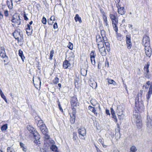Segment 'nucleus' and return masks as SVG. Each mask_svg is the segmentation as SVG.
<instances>
[{
	"instance_id": "obj_1",
	"label": "nucleus",
	"mask_w": 152,
	"mask_h": 152,
	"mask_svg": "<svg viewBox=\"0 0 152 152\" xmlns=\"http://www.w3.org/2000/svg\"><path fill=\"white\" fill-rule=\"evenodd\" d=\"M135 113L133 114L132 119L136 123L137 128L140 129L142 125L141 120L139 114L137 113Z\"/></svg>"
},
{
	"instance_id": "obj_2",
	"label": "nucleus",
	"mask_w": 152,
	"mask_h": 152,
	"mask_svg": "<svg viewBox=\"0 0 152 152\" xmlns=\"http://www.w3.org/2000/svg\"><path fill=\"white\" fill-rule=\"evenodd\" d=\"M13 36L17 40L18 42H20L23 44V35L22 32L15 30L13 33Z\"/></svg>"
},
{
	"instance_id": "obj_3",
	"label": "nucleus",
	"mask_w": 152,
	"mask_h": 152,
	"mask_svg": "<svg viewBox=\"0 0 152 152\" xmlns=\"http://www.w3.org/2000/svg\"><path fill=\"white\" fill-rule=\"evenodd\" d=\"M78 131L79 137L82 139L85 140V138L84 137L86 135V131L85 129L84 128H82L79 129Z\"/></svg>"
},
{
	"instance_id": "obj_4",
	"label": "nucleus",
	"mask_w": 152,
	"mask_h": 152,
	"mask_svg": "<svg viewBox=\"0 0 152 152\" xmlns=\"http://www.w3.org/2000/svg\"><path fill=\"white\" fill-rule=\"evenodd\" d=\"M126 42L127 48L130 49L132 47V43L131 39V36L130 34H128L126 36Z\"/></svg>"
},
{
	"instance_id": "obj_5",
	"label": "nucleus",
	"mask_w": 152,
	"mask_h": 152,
	"mask_svg": "<svg viewBox=\"0 0 152 152\" xmlns=\"http://www.w3.org/2000/svg\"><path fill=\"white\" fill-rule=\"evenodd\" d=\"M142 45L145 47L150 46V38L148 36H145L143 37L142 40Z\"/></svg>"
},
{
	"instance_id": "obj_6",
	"label": "nucleus",
	"mask_w": 152,
	"mask_h": 152,
	"mask_svg": "<svg viewBox=\"0 0 152 152\" xmlns=\"http://www.w3.org/2000/svg\"><path fill=\"white\" fill-rule=\"evenodd\" d=\"M96 38L98 48H99V47H101L102 46H103L104 45L102 37L100 35H98L96 36Z\"/></svg>"
},
{
	"instance_id": "obj_7",
	"label": "nucleus",
	"mask_w": 152,
	"mask_h": 152,
	"mask_svg": "<svg viewBox=\"0 0 152 152\" xmlns=\"http://www.w3.org/2000/svg\"><path fill=\"white\" fill-rule=\"evenodd\" d=\"M71 104L72 107L77 106L79 105V102L76 96H73L71 99Z\"/></svg>"
},
{
	"instance_id": "obj_8",
	"label": "nucleus",
	"mask_w": 152,
	"mask_h": 152,
	"mask_svg": "<svg viewBox=\"0 0 152 152\" xmlns=\"http://www.w3.org/2000/svg\"><path fill=\"white\" fill-rule=\"evenodd\" d=\"M34 137L35 140L34 141V142L37 145H39L41 144V142L39 140L40 138V136L38 132H36L33 135Z\"/></svg>"
},
{
	"instance_id": "obj_9",
	"label": "nucleus",
	"mask_w": 152,
	"mask_h": 152,
	"mask_svg": "<svg viewBox=\"0 0 152 152\" xmlns=\"http://www.w3.org/2000/svg\"><path fill=\"white\" fill-rule=\"evenodd\" d=\"M0 49V56L2 58H5L6 60H8V57L6 54L4 47L2 46L1 47Z\"/></svg>"
},
{
	"instance_id": "obj_10",
	"label": "nucleus",
	"mask_w": 152,
	"mask_h": 152,
	"mask_svg": "<svg viewBox=\"0 0 152 152\" xmlns=\"http://www.w3.org/2000/svg\"><path fill=\"white\" fill-rule=\"evenodd\" d=\"M20 20L21 19L20 17L18 16H16V18L13 17L11 21L12 23L19 25L21 23Z\"/></svg>"
},
{
	"instance_id": "obj_11",
	"label": "nucleus",
	"mask_w": 152,
	"mask_h": 152,
	"mask_svg": "<svg viewBox=\"0 0 152 152\" xmlns=\"http://www.w3.org/2000/svg\"><path fill=\"white\" fill-rule=\"evenodd\" d=\"M145 53L147 56L150 57L151 54V49L150 46L145 47Z\"/></svg>"
},
{
	"instance_id": "obj_12",
	"label": "nucleus",
	"mask_w": 152,
	"mask_h": 152,
	"mask_svg": "<svg viewBox=\"0 0 152 152\" xmlns=\"http://www.w3.org/2000/svg\"><path fill=\"white\" fill-rule=\"evenodd\" d=\"M99 49L100 54L102 56H105L106 55L107 53L104 45H103L101 47H99Z\"/></svg>"
},
{
	"instance_id": "obj_13",
	"label": "nucleus",
	"mask_w": 152,
	"mask_h": 152,
	"mask_svg": "<svg viewBox=\"0 0 152 152\" xmlns=\"http://www.w3.org/2000/svg\"><path fill=\"white\" fill-rule=\"evenodd\" d=\"M71 64L69 61L66 60H65L63 62V66L64 68L66 69L70 67Z\"/></svg>"
},
{
	"instance_id": "obj_14",
	"label": "nucleus",
	"mask_w": 152,
	"mask_h": 152,
	"mask_svg": "<svg viewBox=\"0 0 152 152\" xmlns=\"http://www.w3.org/2000/svg\"><path fill=\"white\" fill-rule=\"evenodd\" d=\"M27 127V129L30 133L33 134V136L36 132H38L34 128L30 125H28Z\"/></svg>"
},
{
	"instance_id": "obj_15",
	"label": "nucleus",
	"mask_w": 152,
	"mask_h": 152,
	"mask_svg": "<svg viewBox=\"0 0 152 152\" xmlns=\"http://www.w3.org/2000/svg\"><path fill=\"white\" fill-rule=\"evenodd\" d=\"M118 18L115 19V20H113L112 21V23L113 26V27L114 30L116 31L117 32L118 30V27L117 25L118 24Z\"/></svg>"
},
{
	"instance_id": "obj_16",
	"label": "nucleus",
	"mask_w": 152,
	"mask_h": 152,
	"mask_svg": "<svg viewBox=\"0 0 152 152\" xmlns=\"http://www.w3.org/2000/svg\"><path fill=\"white\" fill-rule=\"evenodd\" d=\"M27 27L26 28V32L27 35L29 36L31 35L32 33V27L28 24H27Z\"/></svg>"
},
{
	"instance_id": "obj_17",
	"label": "nucleus",
	"mask_w": 152,
	"mask_h": 152,
	"mask_svg": "<svg viewBox=\"0 0 152 152\" xmlns=\"http://www.w3.org/2000/svg\"><path fill=\"white\" fill-rule=\"evenodd\" d=\"M152 93V85H151L149 88L148 91L146 95V98L148 102V101L150 98Z\"/></svg>"
},
{
	"instance_id": "obj_18",
	"label": "nucleus",
	"mask_w": 152,
	"mask_h": 152,
	"mask_svg": "<svg viewBox=\"0 0 152 152\" xmlns=\"http://www.w3.org/2000/svg\"><path fill=\"white\" fill-rule=\"evenodd\" d=\"M39 129L43 134H46V133H48V130L45 125H43Z\"/></svg>"
},
{
	"instance_id": "obj_19",
	"label": "nucleus",
	"mask_w": 152,
	"mask_h": 152,
	"mask_svg": "<svg viewBox=\"0 0 152 152\" xmlns=\"http://www.w3.org/2000/svg\"><path fill=\"white\" fill-rule=\"evenodd\" d=\"M117 112V115H118V118L120 120L121 119L123 120L124 117V115L123 114L122 110H119L118 109Z\"/></svg>"
},
{
	"instance_id": "obj_20",
	"label": "nucleus",
	"mask_w": 152,
	"mask_h": 152,
	"mask_svg": "<svg viewBox=\"0 0 152 152\" xmlns=\"http://www.w3.org/2000/svg\"><path fill=\"white\" fill-rule=\"evenodd\" d=\"M88 109L93 113L96 116H97L98 115L97 113L96 112V108L94 107L89 106L88 107Z\"/></svg>"
},
{
	"instance_id": "obj_21",
	"label": "nucleus",
	"mask_w": 152,
	"mask_h": 152,
	"mask_svg": "<svg viewBox=\"0 0 152 152\" xmlns=\"http://www.w3.org/2000/svg\"><path fill=\"white\" fill-rule=\"evenodd\" d=\"M118 12L119 14L123 15L125 14L126 11L124 7H120L119 8H118Z\"/></svg>"
},
{
	"instance_id": "obj_22",
	"label": "nucleus",
	"mask_w": 152,
	"mask_h": 152,
	"mask_svg": "<svg viewBox=\"0 0 152 152\" xmlns=\"http://www.w3.org/2000/svg\"><path fill=\"white\" fill-rule=\"evenodd\" d=\"M151 120L148 117V116H147V126L149 128H151L152 126V124L151 123Z\"/></svg>"
},
{
	"instance_id": "obj_23",
	"label": "nucleus",
	"mask_w": 152,
	"mask_h": 152,
	"mask_svg": "<svg viewBox=\"0 0 152 152\" xmlns=\"http://www.w3.org/2000/svg\"><path fill=\"white\" fill-rule=\"evenodd\" d=\"M50 148L52 151H55V152H58V147L55 145H51Z\"/></svg>"
},
{
	"instance_id": "obj_24",
	"label": "nucleus",
	"mask_w": 152,
	"mask_h": 152,
	"mask_svg": "<svg viewBox=\"0 0 152 152\" xmlns=\"http://www.w3.org/2000/svg\"><path fill=\"white\" fill-rule=\"evenodd\" d=\"M18 52L19 55L22 61H24V60L25 59V57L23 54V51L20 49L19 50Z\"/></svg>"
},
{
	"instance_id": "obj_25",
	"label": "nucleus",
	"mask_w": 152,
	"mask_h": 152,
	"mask_svg": "<svg viewBox=\"0 0 152 152\" xmlns=\"http://www.w3.org/2000/svg\"><path fill=\"white\" fill-rule=\"evenodd\" d=\"M75 20L76 22L78 21L80 23L82 22L81 18L79 17V15L77 14L75 16Z\"/></svg>"
},
{
	"instance_id": "obj_26",
	"label": "nucleus",
	"mask_w": 152,
	"mask_h": 152,
	"mask_svg": "<svg viewBox=\"0 0 152 152\" xmlns=\"http://www.w3.org/2000/svg\"><path fill=\"white\" fill-rule=\"evenodd\" d=\"M37 126L40 128L43 125H45V124H44L43 123V121L42 120H39L37 121Z\"/></svg>"
},
{
	"instance_id": "obj_27",
	"label": "nucleus",
	"mask_w": 152,
	"mask_h": 152,
	"mask_svg": "<svg viewBox=\"0 0 152 152\" xmlns=\"http://www.w3.org/2000/svg\"><path fill=\"white\" fill-rule=\"evenodd\" d=\"M104 31H101V36L102 37V39L104 42L106 41L107 40V38L105 36V35H104L102 34V33L104 34Z\"/></svg>"
},
{
	"instance_id": "obj_28",
	"label": "nucleus",
	"mask_w": 152,
	"mask_h": 152,
	"mask_svg": "<svg viewBox=\"0 0 152 152\" xmlns=\"http://www.w3.org/2000/svg\"><path fill=\"white\" fill-rule=\"evenodd\" d=\"M0 94L1 97L7 103V101L6 97L4 95L1 89H0Z\"/></svg>"
},
{
	"instance_id": "obj_29",
	"label": "nucleus",
	"mask_w": 152,
	"mask_h": 152,
	"mask_svg": "<svg viewBox=\"0 0 152 152\" xmlns=\"http://www.w3.org/2000/svg\"><path fill=\"white\" fill-rule=\"evenodd\" d=\"M107 80L109 84H112L114 86L116 85V82L113 80L108 79H107Z\"/></svg>"
},
{
	"instance_id": "obj_30",
	"label": "nucleus",
	"mask_w": 152,
	"mask_h": 152,
	"mask_svg": "<svg viewBox=\"0 0 152 152\" xmlns=\"http://www.w3.org/2000/svg\"><path fill=\"white\" fill-rule=\"evenodd\" d=\"M137 149L134 146H133L131 147L130 149V152H136Z\"/></svg>"
},
{
	"instance_id": "obj_31",
	"label": "nucleus",
	"mask_w": 152,
	"mask_h": 152,
	"mask_svg": "<svg viewBox=\"0 0 152 152\" xmlns=\"http://www.w3.org/2000/svg\"><path fill=\"white\" fill-rule=\"evenodd\" d=\"M96 55L95 54V51H92L90 54V58H95Z\"/></svg>"
},
{
	"instance_id": "obj_32",
	"label": "nucleus",
	"mask_w": 152,
	"mask_h": 152,
	"mask_svg": "<svg viewBox=\"0 0 152 152\" xmlns=\"http://www.w3.org/2000/svg\"><path fill=\"white\" fill-rule=\"evenodd\" d=\"M8 128L7 124H5L3 125L1 127V130L2 131L6 130Z\"/></svg>"
},
{
	"instance_id": "obj_33",
	"label": "nucleus",
	"mask_w": 152,
	"mask_h": 152,
	"mask_svg": "<svg viewBox=\"0 0 152 152\" xmlns=\"http://www.w3.org/2000/svg\"><path fill=\"white\" fill-rule=\"evenodd\" d=\"M110 17L112 21L113 20H115L116 19H117L118 18L116 17V16L115 15L113 14H110Z\"/></svg>"
},
{
	"instance_id": "obj_34",
	"label": "nucleus",
	"mask_w": 152,
	"mask_h": 152,
	"mask_svg": "<svg viewBox=\"0 0 152 152\" xmlns=\"http://www.w3.org/2000/svg\"><path fill=\"white\" fill-rule=\"evenodd\" d=\"M54 53V51L53 50H52L50 51V56L49 59L50 60H52V58L53 56V54Z\"/></svg>"
},
{
	"instance_id": "obj_35",
	"label": "nucleus",
	"mask_w": 152,
	"mask_h": 152,
	"mask_svg": "<svg viewBox=\"0 0 152 152\" xmlns=\"http://www.w3.org/2000/svg\"><path fill=\"white\" fill-rule=\"evenodd\" d=\"M44 135L45 136L44 138L46 142L48 141V140L50 139V136L48 135V133H46V134Z\"/></svg>"
},
{
	"instance_id": "obj_36",
	"label": "nucleus",
	"mask_w": 152,
	"mask_h": 152,
	"mask_svg": "<svg viewBox=\"0 0 152 152\" xmlns=\"http://www.w3.org/2000/svg\"><path fill=\"white\" fill-rule=\"evenodd\" d=\"M59 78L58 77H56L53 80V82L54 84H57L59 82Z\"/></svg>"
},
{
	"instance_id": "obj_37",
	"label": "nucleus",
	"mask_w": 152,
	"mask_h": 152,
	"mask_svg": "<svg viewBox=\"0 0 152 152\" xmlns=\"http://www.w3.org/2000/svg\"><path fill=\"white\" fill-rule=\"evenodd\" d=\"M47 142L49 144H50V145L51 146L52 145H54L55 143L54 141L53 140H52L51 139H49L48 141H47Z\"/></svg>"
},
{
	"instance_id": "obj_38",
	"label": "nucleus",
	"mask_w": 152,
	"mask_h": 152,
	"mask_svg": "<svg viewBox=\"0 0 152 152\" xmlns=\"http://www.w3.org/2000/svg\"><path fill=\"white\" fill-rule=\"evenodd\" d=\"M68 47L70 50H72L73 48V45L70 42H69L68 45Z\"/></svg>"
},
{
	"instance_id": "obj_39",
	"label": "nucleus",
	"mask_w": 152,
	"mask_h": 152,
	"mask_svg": "<svg viewBox=\"0 0 152 152\" xmlns=\"http://www.w3.org/2000/svg\"><path fill=\"white\" fill-rule=\"evenodd\" d=\"M73 140L75 141L77 140V134L76 133H73Z\"/></svg>"
},
{
	"instance_id": "obj_40",
	"label": "nucleus",
	"mask_w": 152,
	"mask_h": 152,
	"mask_svg": "<svg viewBox=\"0 0 152 152\" xmlns=\"http://www.w3.org/2000/svg\"><path fill=\"white\" fill-rule=\"evenodd\" d=\"M144 76L147 78L149 79L151 77L150 73H144Z\"/></svg>"
},
{
	"instance_id": "obj_41",
	"label": "nucleus",
	"mask_w": 152,
	"mask_h": 152,
	"mask_svg": "<svg viewBox=\"0 0 152 152\" xmlns=\"http://www.w3.org/2000/svg\"><path fill=\"white\" fill-rule=\"evenodd\" d=\"M149 65L148 64L147 65H146L144 67V71L145 72L146 71H148V70H149Z\"/></svg>"
},
{
	"instance_id": "obj_42",
	"label": "nucleus",
	"mask_w": 152,
	"mask_h": 152,
	"mask_svg": "<svg viewBox=\"0 0 152 152\" xmlns=\"http://www.w3.org/2000/svg\"><path fill=\"white\" fill-rule=\"evenodd\" d=\"M7 152H15L13 149L11 147H8L7 148Z\"/></svg>"
},
{
	"instance_id": "obj_43",
	"label": "nucleus",
	"mask_w": 152,
	"mask_h": 152,
	"mask_svg": "<svg viewBox=\"0 0 152 152\" xmlns=\"http://www.w3.org/2000/svg\"><path fill=\"white\" fill-rule=\"evenodd\" d=\"M42 23L43 24H45L46 23V22H47V20H46V18H45V17H43L42 18Z\"/></svg>"
},
{
	"instance_id": "obj_44",
	"label": "nucleus",
	"mask_w": 152,
	"mask_h": 152,
	"mask_svg": "<svg viewBox=\"0 0 152 152\" xmlns=\"http://www.w3.org/2000/svg\"><path fill=\"white\" fill-rule=\"evenodd\" d=\"M91 61L93 65H94L95 64V58H91Z\"/></svg>"
},
{
	"instance_id": "obj_45",
	"label": "nucleus",
	"mask_w": 152,
	"mask_h": 152,
	"mask_svg": "<svg viewBox=\"0 0 152 152\" xmlns=\"http://www.w3.org/2000/svg\"><path fill=\"white\" fill-rule=\"evenodd\" d=\"M103 18L104 21L106 23V24L107 25V17L104 14L103 15Z\"/></svg>"
},
{
	"instance_id": "obj_46",
	"label": "nucleus",
	"mask_w": 152,
	"mask_h": 152,
	"mask_svg": "<svg viewBox=\"0 0 152 152\" xmlns=\"http://www.w3.org/2000/svg\"><path fill=\"white\" fill-rule=\"evenodd\" d=\"M117 131H118V132H116L115 133V136H117V137H118V138H120V133L119 132V130L118 129L117 130Z\"/></svg>"
},
{
	"instance_id": "obj_47",
	"label": "nucleus",
	"mask_w": 152,
	"mask_h": 152,
	"mask_svg": "<svg viewBox=\"0 0 152 152\" xmlns=\"http://www.w3.org/2000/svg\"><path fill=\"white\" fill-rule=\"evenodd\" d=\"M48 23L49 24L52 25L53 22V21L51 20H48Z\"/></svg>"
},
{
	"instance_id": "obj_48",
	"label": "nucleus",
	"mask_w": 152,
	"mask_h": 152,
	"mask_svg": "<svg viewBox=\"0 0 152 152\" xmlns=\"http://www.w3.org/2000/svg\"><path fill=\"white\" fill-rule=\"evenodd\" d=\"M58 28L57 24L56 23H55L53 25V28L55 29Z\"/></svg>"
},
{
	"instance_id": "obj_49",
	"label": "nucleus",
	"mask_w": 152,
	"mask_h": 152,
	"mask_svg": "<svg viewBox=\"0 0 152 152\" xmlns=\"http://www.w3.org/2000/svg\"><path fill=\"white\" fill-rule=\"evenodd\" d=\"M110 111L112 115L115 114V111L112 108H111Z\"/></svg>"
},
{
	"instance_id": "obj_50",
	"label": "nucleus",
	"mask_w": 152,
	"mask_h": 152,
	"mask_svg": "<svg viewBox=\"0 0 152 152\" xmlns=\"http://www.w3.org/2000/svg\"><path fill=\"white\" fill-rule=\"evenodd\" d=\"M23 17L25 20H28V18L26 16V14H25L23 15Z\"/></svg>"
},
{
	"instance_id": "obj_51",
	"label": "nucleus",
	"mask_w": 152,
	"mask_h": 152,
	"mask_svg": "<svg viewBox=\"0 0 152 152\" xmlns=\"http://www.w3.org/2000/svg\"><path fill=\"white\" fill-rule=\"evenodd\" d=\"M98 141L99 142H100L102 144L103 143H104V141L102 139H99L98 140Z\"/></svg>"
},
{
	"instance_id": "obj_52",
	"label": "nucleus",
	"mask_w": 152,
	"mask_h": 152,
	"mask_svg": "<svg viewBox=\"0 0 152 152\" xmlns=\"http://www.w3.org/2000/svg\"><path fill=\"white\" fill-rule=\"evenodd\" d=\"M37 83H39V84H40L41 83V80L40 79V78L39 77H37Z\"/></svg>"
},
{
	"instance_id": "obj_53",
	"label": "nucleus",
	"mask_w": 152,
	"mask_h": 152,
	"mask_svg": "<svg viewBox=\"0 0 152 152\" xmlns=\"http://www.w3.org/2000/svg\"><path fill=\"white\" fill-rule=\"evenodd\" d=\"M104 43L106 47L110 46V44L108 42H105Z\"/></svg>"
},
{
	"instance_id": "obj_54",
	"label": "nucleus",
	"mask_w": 152,
	"mask_h": 152,
	"mask_svg": "<svg viewBox=\"0 0 152 152\" xmlns=\"http://www.w3.org/2000/svg\"><path fill=\"white\" fill-rule=\"evenodd\" d=\"M106 113L107 115H110V111L109 110L106 109Z\"/></svg>"
},
{
	"instance_id": "obj_55",
	"label": "nucleus",
	"mask_w": 152,
	"mask_h": 152,
	"mask_svg": "<svg viewBox=\"0 0 152 152\" xmlns=\"http://www.w3.org/2000/svg\"><path fill=\"white\" fill-rule=\"evenodd\" d=\"M95 146L96 148L97 152H102L99 149V148L97 147V146L96 145H95Z\"/></svg>"
},
{
	"instance_id": "obj_56",
	"label": "nucleus",
	"mask_w": 152,
	"mask_h": 152,
	"mask_svg": "<svg viewBox=\"0 0 152 152\" xmlns=\"http://www.w3.org/2000/svg\"><path fill=\"white\" fill-rule=\"evenodd\" d=\"M105 66H107V67L109 66V63L107 61L105 62Z\"/></svg>"
},
{
	"instance_id": "obj_57",
	"label": "nucleus",
	"mask_w": 152,
	"mask_h": 152,
	"mask_svg": "<svg viewBox=\"0 0 152 152\" xmlns=\"http://www.w3.org/2000/svg\"><path fill=\"white\" fill-rule=\"evenodd\" d=\"M4 14L6 16H7L8 15V12L7 11H4Z\"/></svg>"
},
{
	"instance_id": "obj_58",
	"label": "nucleus",
	"mask_w": 152,
	"mask_h": 152,
	"mask_svg": "<svg viewBox=\"0 0 152 152\" xmlns=\"http://www.w3.org/2000/svg\"><path fill=\"white\" fill-rule=\"evenodd\" d=\"M20 145L21 147V148H22L24 147L25 145L23 143L20 142Z\"/></svg>"
},
{
	"instance_id": "obj_59",
	"label": "nucleus",
	"mask_w": 152,
	"mask_h": 152,
	"mask_svg": "<svg viewBox=\"0 0 152 152\" xmlns=\"http://www.w3.org/2000/svg\"><path fill=\"white\" fill-rule=\"evenodd\" d=\"M75 115L74 114H72V116H71V118H70V119H75Z\"/></svg>"
},
{
	"instance_id": "obj_60",
	"label": "nucleus",
	"mask_w": 152,
	"mask_h": 152,
	"mask_svg": "<svg viewBox=\"0 0 152 152\" xmlns=\"http://www.w3.org/2000/svg\"><path fill=\"white\" fill-rule=\"evenodd\" d=\"M58 107H59V109L60 110H61V111L62 112L63 111V110L61 106V105L60 104H58Z\"/></svg>"
},
{
	"instance_id": "obj_61",
	"label": "nucleus",
	"mask_w": 152,
	"mask_h": 152,
	"mask_svg": "<svg viewBox=\"0 0 152 152\" xmlns=\"http://www.w3.org/2000/svg\"><path fill=\"white\" fill-rule=\"evenodd\" d=\"M49 20H51L52 21H54L55 20V18L54 16H51L50 18V19Z\"/></svg>"
},
{
	"instance_id": "obj_62",
	"label": "nucleus",
	"mask_w": 152,
	"mask_h": 152,
	"mask_svg": "<svg viewBox=\"0 0 152 152\" xmlns=\"http://www.w3.org/2000/svg\"><path fill=\"white\" fill-rule=\"evenodd\" d=\"M75 119H70V122L72 124L74 123L75 122Z\"/></svg>"
},
{
	"instance_id": "obj_63",
	"label": "nucleus",
	"mask_w": 152,
	"mask_h": 152,
	"mask_svg": "<svg viewBox=\"0 0 152 152\" xmlns=\"http://www.w3.org/2000/svg\"><path fill=\"white\" fill-rule=\"evenodd\" d=\"M3 15L0 12V19H2L3 18Z\"/></svg>"
},
{
	"instance_id": "obj_64",
	"label": "nucleus",
	"mask_w": 152,
	"mask_h": 152,
	"mask_svg": "<svg viewBox=\"0 0 152 152\" xmlns=\"http://www.w3.org/2000/svg\"><path fill=\"white\" fill-rule=\"evenodd\" d=\"M22 150L23 151L25 152H26L27 151L26 148L25 147L22 148Z\"/></svg>"
}]
</instances>
